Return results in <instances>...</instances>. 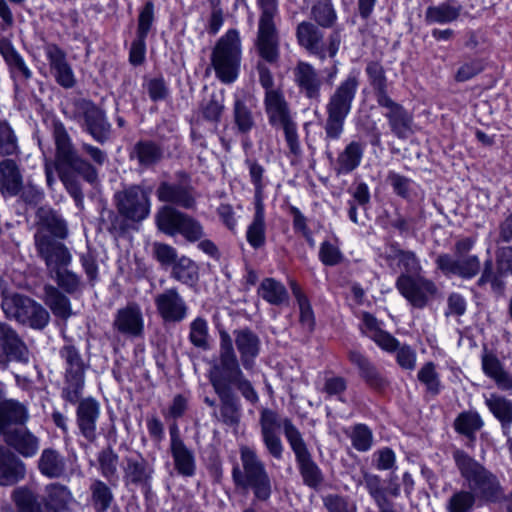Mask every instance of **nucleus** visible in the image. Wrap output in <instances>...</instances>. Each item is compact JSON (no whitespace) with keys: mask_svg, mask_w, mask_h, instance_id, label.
I'll use <instances>...</instances> for the list:
<instances>
[{"mask_svg":"<svg viewBox=\"0 0 512 512\" xmlns=\"http://www.w3.org/2000/svg\"><path fill=\"white\" fill-rule=\"evenodd\" d=\"M78 114L83 119V129L100 144L109 139L111 124L105 112L91 101L82 100L78 104Z\"/></svg>","mask_w":512,"mask_h":512,"instance_id":"nucleus-15","label":"nucleus"},{"mask_svg":"<svg viewBox=\"0 0 512 512\" xmlns=\"http://www.w3.org/2000/svg\"><path fill=\"white\" fill-rule=\"evenodd\" d=\"M360 86V72L352 70L330 94L325 106L326 120L324 123V141L327 147V155L331 159L332 152L329 144L339 140L344 132V124L352 111L353 102Z\"/></svg>","mask_w":512,"mask_h":512,"instance_id":"nucleus-3","label":"nucleus"},{"mask_svg":"<svg viewBox=\"0 0 512 512\" xmlns=\"http://www.w3.org/2000/svg\"><path fill=\"white\" fill-rule=\"evenodd\" d=\"M346 434L351 440L352 446L359 452L370 450L373 444V433L365 424H356Z\"/></svg>","mask_w":512,"mask_h":512,"instance_id":"nucleus-60","label":"nucleus"},{"mask_svg":"<svg viewBox=\"0 0 512 512\" xmlns=\"http://www.w3.org/2000/svg\"><path fill=\"white\" fill-rule=\"evenodd\" d=\"M252 99L244 92L236 93L233 102V121L237 131L248 134L255 126Z\"/></svg>","mask_w":512,"mask_h":512,"instance_id":"nucleus-31","label":"nucleus"},{"mask_svg":"<svg viewBox=\"0 0 512 512\" xmlns=\"http://www.w3.org/2000/svg\"><path fill=\"white\" fill-rule=\"evenodd\" d=\"M241 468L232 469V479L236 486L250 489L253 493L252 505L243 512H258L253 506L257 501L267 502L272 495V480L265 463L257 451L247 445L239 447Z\"/></svg>","mask_w":512,"mask_h":512,"instance_id":"nucleus-4","label":"nucleus"},{"mask_svg":"<svg viewBox=\"0 0 512 512\" xmlns=\"http://www.w3.org/2000/svg\"><path fill=\"white\" fill-rule=\"evenodd\" d=\"M90 492L96 512H106L114 500L110 487L102 480L95 479L90 485Z\"/></svg>","mask_w":512,"mask_h":512,"instance_id":"nucleus-56","label":"nucleus"},{"mask_svg":"<svg viewBox=\"0 0 512 512\" xmlns=\"http://www.w3.org/2000/svg\"><path fill=\"white\" fill-rule=\"evenodd\" d=\"M477 498L467 489H455L445 503L446 512H473Z\"/></svg>","mask_w":512,"mask_h":512,"instance_id":"nucleus-50","label":"nucleus"},{"mask_svg":"<svg viewBox=\"0 0 512 512\" xmlns=\"http://www.w3.org/2000/svg\"><path fill=\"white\" fill-rule=\"evenodd\" d=\"M220 399V416L223 423L229 426L239 422V405L232 390H214Z\"/></svg>","mask_w":512,"mask_h":512,"instance_id":"nucleus-46","label":"nucleus"},{"mask_svg":"<svg viewBox=\"0 0 512 512\" xmlns=\"http://www.w3.org/2000/svg\"><path fill=\"white\" fill-rule=\"evenodd\" d=\"M39 223L51 233L50 236L58 239H65L68 235L65 220L52 208L40 207L37 211Z\"/></svg>","mask_w":512,"mask_h":512,"instance_id":"nucleus-42","label":"nucleus"},{"mask_svg":"<svg viewBox=\"0 0 512 512\" xmlns=\"http://www.w3.org/2000/svg\"><path fill=\"white\" fill-rule=\"evenodd\" d=\"M259 424L263 444L273 458L282 459L284 446L279 436V430L283 428L284 435L295 454L303 483L313 489L318 488L323 480V473L305 443L299 429L289 418H280L277 412L271 409H263L260 413Z\"/></svg>","mask_w":512,"mask_h":512,"instance_id":"nucleus-1","label":"nucleus"},{"mask_svg":"<svg viewBox=\"0 0 512 512\" xmlns=\"http://www.w3.org/2000/svg\"><path fill=\"white\" fill-rule=\"evenodd\" d=\"M365 72L374 90L377 103L380 102L383 97L389 98L387 93V78L383 66L379 62L371 61L367 64Z\"/></svg>","mask_w":512,"mask_h":512,"instance_id":"nucleus-55","label":"nucleus"},{"mask_svg":"<svg viewBox=\"0 0 512 512\" xmlns=\"http://www.w3.org/2000/svg\"><path fill=\"white\" fill-rule=\"evenodd\" d=\"M455 466L469 492L479 501L497 502L502 496L498 477L468 453L457 449L453 452Z\"/></svg>","mask_w":512,"mask_h":512,"instance_id":"nucleus-5","label":"nucleus"},{"mask_svg":"<svg viewBox=\"0 0 512 512\" xmlns=\"http://www.w3.org/2000/svg\"><path fill=\"white\" fill-rule=\"evenodd\" d=\"M349 361L358 368L360 377L373 389H384L388 382L378 371L377 367L361 352L350 350L348 352Z\"/></svg>","mask_w":512,"mask_h":512,"instance_id":"nucleus-28","label":"nucleus"},{"mask_svg":"<svg viewBox=\"0 0 512 512\" xmlns=\"http://www.w3.org/2000/svg\"><path fill=\"white\" fill-rule=\"evenodd\" d=\"M311 16L322 28H331L337 20L336 11L327 0H320L315 3L311 9Z\"/></svg>","mask_w":512,"mask_h":512,"instance_id":"nucleus-59","label":"nucleus"},{"mask_svg":"<svg viewBox=\"0 0 512 512\" xmlns=\"http://www.w3.org/2000/svg\"><path fill=\"white\" fill-rule=\"evenodd\" d=\"M462 12V6L444 2L429 6L425 12L427 24H448L456 21Z\"/></svg>","mask_w":512,"mask_h":512,"instance_id":"nucleus-41","label":"nucleus"},{"mask_svg":"<svg viewBox=\"0 0 512 512\" xmlns=\"http://www.w3.org/2000/svg\"><path fill=\"white\" fill-rule=\"evenodd\" d=\"M4 435L7 444L25 458L35 456L40 448V439L25 427L13 429Z\"/></svg>","mask_w":512,"mask_h":512,"instance_id":"nucleus-29","label":"nucleus"},{"mask_svg":"<svg viewBox=\"0 0 512 512\" xmlns=\"http://www.w3.org/2000/svg\"><path fill=\"white\" fill-rule=\"evenodd\" d=\"M292 293L294 297L296 298V301L299 306L300 310V322L301 324L306 327L309 331L313 330L315 325V318L314 313L312 310V307L309 303V300L305 296V294L302 292L300 286L292 281L290 283Z\"/></svg>","mask_w":512,"mask_h":512,"instance_id":"nucleus-58","label":"nucleus"},{"mask_svg":"<svg viewBox=\"0 0 512 512\" xmlns=\"http://www.w3.org/2000/svg\"><path fill=\"white\" fill-rule=\"evenodd\" d=\"M19 152L18 140L6 120H0V156H12Z\"/></svg>","mask_w":512,"mask_h":512,"instance_id":"nucleus-62","label":"nucleus"},{"mask_svg":"<svg viewBox=\"0 0 512 512\" xmlns=\"http://www.w3.org/2000/svg\"><path fill=\"white\" fill-rule=\"evenodd\" d=\"M358 484H363L371 498L376 503L379 512L395 511L393 503L387 498L386 490L383 487L380 476L363 472V477Z\"/></svg>","mask_w":512,"mask_h":512,"instance_id":"nucleus-36","label":"nucleus"},{"mask_svg":"<svg viewBox=\"0 0 512 512\" xmlns=\"http://www.w3.org/2000/svg\"><path fill=\"white\" fill-rule=\"evenodd\" d=\"M113 327L123 335L141 336L144 330V319L139 305L130 303L119 309L115 315Z\"/></svg>","mask_w":512,"mask_h":512,"instance_id":"nucleus-24","label":"nucleus"},{"mask_svg":"<svg viewBox=\"0 0 512 512\" xmlns=\"http://www.w3.org/2000/svg\"><path fill=\"white\" fill-rule=\"evenodd\" d=\"M53 136L56 145L57 162L69 166L87 182H96L98 178L97 170L92 164L77 154L73 148L70 136L61 122L54 123Z\"/></svg>","mask_w":512,"mask_h":512,"instance_id":"nucleus-10","label":"nucleus"},{"mask_svg":"<svg viewBox=\"0 0 512 512\" xmlns=\"http://www.w3.org/2000/svg\"><path fill=\"white\" fill-rule=\"evenodd\" d=\"M23 177L13 159L0 161V191L5 196H16L22 189Z\"/></svg>","mask_w":512,"mask_h":512,"instance_id":"nucleus-34","label":"nucleus"},{"mask_svg":"<svg viewBox=\"0 0 512 512\" xmlns=\"http://www.w3.org/2000/svg\"><path fill=\"white\" fill-rule=\"evenodd\" d=\"M209 328L207 321L202 317H197L190 323L189 340L197 348L202 350L209 349Z\"/></svg>","mask_w":512,"mask_h":512,"instance_id":"nucleus-63","label":"nucleus"},{"mask_svg":"<svg viewBox=\"0 0 512 512\" xmlns=\"http://www.w3.org/2000/svg\"><path fill=\"white\" fill-rule=\"evenodd\" d=\"M77 404L76 423L79 432L89 443H94L97 439L100 404L92 397L83 398Z\"/></svg>","mask_w":512,"mask_h":512,"instance_id":"nucleus-21","label":"nucleus"},{"mask_svg":"<svg viewBox=\"0 0 512 512\" xmlns=\"http://www.w3.org/2000/svg\"><path fill=\"white\" fill-rule=\"evenodd\" d=\"M153 474L152 465L142 455L125 458L123 480L126 486L139 487L148 492L151 489Z\"/></svg>","mask_w":512,"mask_h":512,"instance_id":"nucleus-20","label":"nucleus"},{"mask_svg":"<svg viewBox=\"0 0 512 512\" xmlns=\"http://www.w3.org/2000/svg\"><path fill=\"white\" fill-rule=\"evenodd\" d=\"M454 425L457 432L467 437H473L482 427L483 422L477 413L464 412L456 418Z\"/></svg>","mask_w":512,"mask_h":512,"instance_id":"nucleus-64","label":"nucleus"},{"mask_svg":"<svg viewBox=\"0 0 512 512\" xmlns=\"http://www.w3.org/2000/svg\"><path fill=\"white\" fill-rule=\"evenodd\" d=\"M85 375H64L61 397L70 404H77L82 399Z\"/></svg>","mask_w":512,"mask_h":512,"instance_id":"nucleus-57","label":"nucleus"},{"mask_svg":"<svg viewBox=\"0 0 512 512\" xmlns=\"http://www.w3.org/2000/svg\"><path fill=\"white\" fill-rule=\"evenodd\" d=\"M232 340L240 355L243 368L247 371L253 370L261 349L259 336L249 328H242L233 331Z\"/></svg>","mask_w":512,"mask_h":512,"instance_id":"nucleus-22","label":"nucleus"},{"mask_svg":"<svg viewBox=\"0 0 512 512\" xmlns=\"http://www.w3.org/2000/svg\"><path fill=\"white\" fill-rule=\"evenodd\" d=\"M28 363L29 350L15 329L0 321V362Z\"/></svg>","mask_w":512,"mask_h":512,"instance_id":"nucleus-17","label":"nucleus"},{"mask_svg":"<svg viewBox=\"0 0 512 512\" xmlns=\"http://www.w3.org/2000/svg\"><path fill=\"white\" fill-rule=\"evenodd\" d=\"M129 158L131 161H136L140 168L149 169L162 161L164 148L153 140H139L129 152Z\"/></svg>","mask_w":512,"mask_h":512,"instance_id":"nucleus-26","label":"nucleus"},{"mask_svg":"<svg viewBox=\"0 0 512 512\" xmlns=\"http://www.w3.org/2000/svg\"><path fill=\"white\" fill-rule=\"evenodd\" d=\"M37 467L43 476L49 479H56L65 476L67 461L65 456L58 450L45 448L38 459Z\"/></svg>","mask_w":512,"mask_h":512,"instance_id":"nucleus-33","label":"nucleus"},{"mask_svg":"<svg viewBox=\"0 0 512 512\" xmlns=\"http://www.w3.org/2000/svg\"><path fill=\"white\" fill-rule=\"evenodd\" d=\"M293 81L299 93L312 103L319 104L322 97L323 77L311 63L298 61L293 70Z\"/></svg>","mask_w":512,"mask_h":512,"instance_id":"nucleus-14","label":"nucleus"},{"mask_svg":"<svg viewBox=\"0 0 512 512\" xmlns=\"http://www.w3.org/2000/svg\"><path fill=\"white\" fill-rule=\"evenodd\" d=\"M258 294L272 305H281L288 299L285 286L274 278L263 279Z\"/></svg>","mask_w":512,"mask_h":512,"instance_id":"nucleus-53","label":"nucleus"},{"mask_svg":"<svg viewBox=\"0 0 512 512\" xmlns=\"http://www.w3.org/2000/svg\"><path fill=\"white\" fill-rule=\"evenodd\" d=\"M481 364L484 374L491 378L500 390H512V376L495 354L485 352L481 357Z\"/></svg>","mask_w":512,"mask_h":512,"instance_id":"nucleus-35","label":"nucleus"},{"mask_svg":"<svg viewBox=\"0 0 512 512\" xmlns=\"http://www.w3.org/2000/svg\"><path fill=\"white\" fill-rule=\"evenodd\" d=\"M218 357L214 360L209 380L214 390H232L234 386L242 396L251 403L259 399L251 382L245 377L240 361L236 355L231 335L226 331L219 333Z\"/></svg>","mask_w":512,"mask_h":512,"instance_id":"nucleus-2","label":"nucleus"},{"mask_svg":"<svg viewBox=\"0 0 512 512\" xmlns=\"http://www.w3.org/2000/svg\"><path fill=\"white\" fill-rule=\"evenodd\" d=\"M29 418L26 407L14 400L0 403V434L6 433L5 428L11 424L24 425Z\"/></svg>","mask_w":512,"mask_h":512,"instance_id":"nucleus-40","label":"nucleus"},{"mask_svg":"<svg viewBox=\"0 0 512 512\" xmlns=\"http://www.w3.org/2000/svg\"><path fill=\"white\" fill-rule=\"evenodd\" d=\"M44 302L56 317L68 319L72 315L69 298L54 285L44 286Z\"/></svg>","mask_w":512,"mask_h":512,"instance_id":"nucleus-39","label":"nucleus"},{"mask_svg":"<svg viewBox=\"0 0 512 512\" xmlns=\"http://www.w3.org/2000/svg\"><path fill=\"white\" fill-rule=\"evenodd\" d=\"M295 35L298 45L321 61L327 57H335L341 43L340 33L334 31L329 35L328 44L325 46L323 44L324 33L309 21L300 22L296 27Z\"/></svg>","mask_w":512,"mask_h":512,"instance_id":"nucleus-9","label":"nucleus"},{"mask_svg":"<svg viewBox=\"0 0 512 512\" xmlns=\"http://www.w3.org/2000/svg\"><path fill=\"white\" fill-rule=\"evenodd\" d=\"M34 240L36 251L45 262L48 276L72 263V254L68 247L49 234L39 230L35 233Z\"/></svg>","mask_w":512,"mask_h":512,"instance_id":"nucleus-12","label":"nucleus"},{"mask_svg":"<svg viewBox=\"0 0 512 512\" xmlns=\"http://www.w3.org/2000/svg\"><path fill=\"white\" fill-rule=\"evenodd\" d=\"M260 10L255 48L259 57L269 64H276L280 57V40L276 27L278 0H257Z\"/></svg>","mask_w":512,"mask_h":512,"instance_id":"nucleus-6","label":"nucleus"},{"mask_svg":"<svg viewBox=\"0 0 512 512\" xmlns=\"http://www.w3.org/2000/svg\"><path fill=\"white\" fill-rule=\"evenodd\" d=\"M156 194L161 202H169L185 209H193L196 204L194 190L189 185L162 182Z\"/></svg>","mask_w":512,"mask_h":512,"instance_id":"nucleus-25","label":"nucleus"},{"mask_svg":"<svg viewBox=\"0 0 512 512\" xmlns=\"http://www.w3.org/2000/svg\"><path fill=\"white\" fill-rule=\"evenodd\" d=\"M490 412L501 422L504 430H509L512 424V401L497 394H491L485 399Z\"/></svg>","mask_w":512,"mask_h":512,"instance_id":"nucleus-47","label":"nucleus"},{"mask_svg":"<svg viewBox=\"0 0 512 512\" xmlns=\"http://www.w3.org/2000/svg\"><path fill=\"white\" fill-rule=\"evenodd\" d=\"M378 105L385 109L383 115L388 120L391 132L399 139H406L412 133V115L399 103L389 98H382Z\"/></svg>","mask_w":512,"mask_h":512,"instance_id":"nucleus-19","label":"nucleus"},{"mask_svg":"<svg viewBox=\"0 0 512 512\" xmlns=\"http://www.w3.org/2000/svg\"><path fill=\"white\" fill-rule=\"evenodd\" d=\"M245 165L249 170V176L251 183L254 185V199L255 204H263L264 197V167L259 164L256 160L246 159Z\"/></svg>","mask_w":512,"mask_h":512,"instance_id":"nucleus-61","label":"nucleus"},{"mask_svg":"<svg viewBox=\"0 0 512 512\" xmlns=\"http://www.w3.org/2000/svg\"><path fill=\"white\" fill-rule=\"evenodd\" d=\"M385 259L389 266L395 264L404 270L403 274L412 275L420 270V264L413 252L401 250L391 246L390 251L386 253Z\"/></svg>","mask_w":512,"mask_h":512,"instance_id":"nucleus-45","label":"nucleus"},{"mask_svg":"<svg viewBox=\"0 0 512 512\" xmlns=\"http://www.w3.org/2000/svg\"><path fill=\"white\" fill-rule=\"evenodd\" d=\"M171 275L177 281L192 286L199 279V268L192 259L181 256L172 266Z\"/></svg>","mask_w":512,"mask_h":512,"instance_id":"nucleus-49","label":"nucleus"},{"mask_svg":"<svg viewBox=\"0 0 512 512\" xmlns=\"http://www.w3.org/2000/svg\"><path fill=\"white\" fill-rule=\"evenodd\" d=\"M400 294L415 308H424L436 294L437 287L429 279L420 275L401 274L396 280Z\"/></svg>","mask_w":512,"mask_h":512,"instance_id":"nucleus-13","label":"nucleus"},{"mask_svg":"<svg viewBox=\"0 0 512 512\" xmlns=\"http://www.w3.org/2000/svg\"><path fill=\"white\" fill-rule=\"evenodd\" d=\"M155 222L164 234L171 237L181 235L190 243H195L205 236L204 227L199 220L172 206L161 207L155 215Z\"/></svg>","mask_w":512,"mask_h":512,"instance_id":"nucleus-8","label":"nucleus"},{"mask_svg":"<svg viewBox=\"0 0 512 512\" xmlns=\"http://www.w3.org/2000/svg\"><path fill=\"white\" fill-rule=\"evenodd\" d=\"M435 263L444 274L457 275L464 279H471L480 271V260L476 255L453 259L449 254H440Z\"/></svg>","mask_w":512,"mask_h":512,"instance_id":"nucleus-23","label":"nucleus"},{"mask_svg":"<svg viewBox=\"0 0 512 512\" xmlns=\"http://www.w3.org/2000/svg\"><path fill=\"white\" fill-rule=\"evenodd\" d=\"M50 320L48 311L35 300H31L25 309L23 317L18 323L27 325L33 329L42 330L44 329Z\"/></svg>","mask_w":512,"mask_h":512,"instance_id":"nucleus-52","label":"nucleus"},{"mask_svg":"<svg viewBox=\"0 0 512 512\" xmlns=\"http://www.w3.org/2000/svg\"><path fill=\"white\" fill-rule=\"evenodd\" d=\"M23 462L10 450L0 447V485L15 484L24 477Z\"/></svg>","mask_w":512,"mask_h":512,"instance_id":"nucleus-32","label":"nucleus"},{"mask_svg":"<svg viewBox=\"0 0 512 512\" xmlns=\"http://www.w3.org/2000/svg\"><path fill=\"white\" fill-rule=\"evenodd\" d=\"M264 107L268 121L274 127H281L293 121L289 105L280 90L265 92Z\"/></svg>","mask_w":512,"mask_h":512,"instance_id":"nucleus-27","label":"nucleus"},{"mask_svg":"<svg viewBox=\"0 0 512 512\" xmlns=\"http://www.w3.org/2000/svg\"><path fill=\"white\" fill-rule=\"evenodd\" d=\"M154 303L164 323H180L188 315V305L176 288L157 294Z\"/></svg>","mask_w":512,"mask_h":512,"instance_id":"nucleus-16","label":"nucleus"},{"mask_svg":"<svg viewBox=\"0 0 512 512\" xmlns=\"http://www.w3.org/2000/svg\"><path fill=\"white\" fill-rule=\"evenodd\" d=\"M241 61V40L239 32L228 30L216 43L211 63L217 78L225 84L233 83L239 73Z\"/></svg>","mask_w":512,"mask_h":512,"instance_id":"nucleus-7","label":"nucleus"},{"mask_svg":"<svg viewBox=\"0 0 512 512\" xmlns=\"http://www.w3.org/2000/svg\"><path fill=\"white\" fill-rule=\"evenodd\" d=\"M75 502L68 487L59 483H52L47 486V501L42 506H49L57 512L68 511Z\"/></svg>","mask_w":512,"mask_h":512,"instance_id":"nucleus-44","label":"nucleus"},{"mask_svg":"<svg viewBox=\"0 0 512 512\" xmlns=\"http://www.w3.org/2000/svg\"><path fill=\"white\" fill-rule=\"evenodd\" d=\"M174 469L183 477H192L196 473V459L192 449L185 443L169 447Z\"/></svg>","mask_w":512,"mask_h":512,"instance_id":"nucleus-38","label":"nucleus"},{"mask_svg":"<svg viewBox=\"0 0 512 512\" xmlns=\"http://www.w3.org/2000/svg\"><path fill=\"white\" fill-rule=\"evenodd\" d=\"M150 191L133 185L115 193L114 201L120 216L131 221H142L150 213Z\"/></svg>","mask_w":512,"mask_h":512,"instance_id":"nucleus-11","label":"nucleus"},{"mask_svg":"<svg viewBox=\"0 0 512 512\" xmlns=\"http://www.w3.org/2000/svg\"><path fill=\"white\" fill-rule=\"evenodd\" d=\"M44 52L49 62L50 72L57 84L65 89L74 87L76 77L67 60L66 53L53 43L46 44Z\"/></svg>","mask_w":512,"mask_h":512,"instance_id":"nucleus-18","label":"nucleus"},{"mask_svg":"<svg viewBox=\"0 0 512 512\" xmlns=\"http://www.w3.org/2000/svg\"><path fill=\"white\" fill-rule=\"evenodd\" d=\"M364 143L353 140L338 153L334 164V171L337 175H347L356 170L364 156Z\"/></svg>","mask_w":512,"mask_h":512,"instance_id":"nucleus-30","label":"nucleus"},{"mask_svg":"<svg viewBox=\"0 0 512 512\" xmlns=\"http://www.w3.org/2000/svg\"><path fill=\"white\" fill-rule=\"evenodd\" d=\"M246 240L255 250L261 249L266 244V223L264 204H255V213L246 230Z\"/></svg>","mask_w":512,"mask_h":512,"instance_id":"nucleus-37","label":"nucleus"},{"mask_svg":"<svg viewBox=\"0 0 512 512\" xmlns=\"http://www.w3.org/2000/svg\"><path fill=\"white\" fill-rule=\"evenodd\" d=\"M60 358L65 363L64 375H85L88 365L84 362L80 351L71 343L59 350Z\"/></svg>","mask_w":512,"mask_h":512,"instance_id":"nucleus-48","label":"nucleus"},{"mask_svg":"<svg viewBox=\"0 0 512 512\" xmlns=\"http://www.w3.org/2000/svg\"><path fill=\"white\" fill-rule=\"evenodd\" d=\"M1 297V308L5 317L16 322H19L21 317H23L28 303L32 300L30 297L22 294H9L5 289H2Z\"/></svg>","mask_w":512,"mask_h":512,"instance_id":"nucleus-43","label":"nucleus"},{"mask_svg":"<svg viewBox=\"0 0 512 512\" xmlns=\"http://www.w3.org/2000/svg\"><path fill=\"white\" fill-rule=\"evenodd\" d=\"M49 278L56 283V287L59 290L67 294L73 295L82 290L83 283L81 276L68 267H63V269L55 271L53 274L49 275Z\"/></svg>","mask_w":512,"mask_h":512,"instance_id":"nucleus-51","label":"nucleus"},{"mask_svg":"<svg viewBox=\"0 0 512 512\" xmlns=\"http://www.w3.org/2000/svg\"><path fill=\"white\" fill-rule=\"evenodd\" d=\"M118 455L108 446L98 453L97 461L101 475L112 485L118 481Z\"/></svg>","mask_w":512,"mask_h":512,"instance_id":"nucleus-54","label":"nucleus"}]
</instances>
